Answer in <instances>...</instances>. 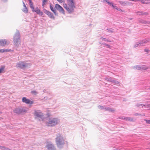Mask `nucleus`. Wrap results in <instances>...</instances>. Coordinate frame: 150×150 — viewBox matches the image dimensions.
<instances>
[{
    "label": "nucleus",
    "mask_w": 150,
    "mask_h": 150,
    "mask_svg": "<svg viewBox=\"0 0 150 150\" xmlns=\"http://www.w3.org/2000/svg\"><path fill=\"white\" fill-rule=\"evenodd\" d=\"M10 43V41L6 39L0 40V45L4 47L6 45H8Z\"/></svg>",
    "instance_id": "nucleus-9"
},
{
    "label": "nucleus",
    "mask_w": 150,
    "mask_h": 150,
    "mask_svg": "<svg viewBox=\"0 0 150 150\" xmlns=\"http://www.w3.org/2000/svg\"><path fill=\"white\" fill-rule=\"evenodd\" d=\"M146 122L148 124H150V120H146Z\"/></svg>",
    "instance_id": "nucleus-39"
},
{
    "label": "nucleus",
    "mask_w": 150,
    "mask_h": 150,
    "mask_svg": "<svg viewBox=\"0 0 150 150\" xmlns=\"http://www.w3.org/2000/svg\"><path fill=\"white\" fill-rule=\"evenodd\" d=\"M112 7L113 8H114L115 9H116L117 10V9H118V8L116 6L114 5L113 6V7Z\"/></svg>",
    "instance_id": "nucleus-37"
},
{
    "label": "nucleus",
    "mask_w": 150,
    "mask_h": 150,
    "mask_svg": "<svg viewBox=\"0 0 150 150\" xmlns=\"http://www.w3.org/2000/svg\"><path fill=\"white\" fill-rule=\"evenodd\" d=\"M100 40H103L105 41H107V39L106 38H103L102 37H101L100 38Z\"/></svg>",
    "instance_id": "nucleus-36"
},
{
    "label": "nucleus",
    "mask_w": 150,
    "mask_h": 150,
    "mask_svg": "<svg viewBox=\"0 0 150 150\" xmlns=\"http://www.w3.org/2000/svg\"><path fill=\"white\" fill-rule=\"evenodd\" d=\"M112 79L110 78V77H107L105 78V80L106 81H108L110 82H112Z\"/></svg>",
    "instance_id": "nucleus-25"
},
{
    "label": "nucleus",
    "mask_w": 150,
    "mask_h": 150,
    "mask_svg": "<svg viewBox=\"0 0 150 150\" xmlns=\"http://www.w3.org/2000/svg\"><path fill=\"white\" fill-rule=\"evenodd\" d=\"M149 41H150V39H148L147 40H144L142 41H140L138 42H137L134 45V47L135 48L136 47H137L138 46H144L146 43L147 42H149Z\"/></svg>",
    "instance_id": "nucleus-6"
},
{
    "label": "nucleus",
    "mask_w": 150,
    "mask_h": 150,
    "mask_svg": "<svg viewBox=\"0 0 150 150\" xmlns=\"http://www.w3.org/2000/svg\"><path fill=\"white\" fill-rule=\"evenodd\" d=\"M10 150V149H7V150Z\"/></svg>",
    "instance_id": "nucleus-53"
},
{
    "label": "nucleus",
    "mask_w": 150,
    "mask_h": 150,
    "mask_svg": "<svg viewBox=\"0 0 150 150\" xmlns=\"http://www.w3.org/2000/svg\"><path fill=\"white\" fill-rule=\"evenodd\" d=\"M31 93L34 95H36L38 93V92L35 91H31Z\"/></svg>",
    "instance_id": "nucleus-32"
},
{
    "label": "nucleus",
    "mask_w": 150,
    "mask_h": 150,
    "mask_svg": "<svg viewBox=\"0 0 150 150\" xmlns=\"http://www.w3.org/2000/svg\"><path fill=\"white\" fill-rule=\"evenodd\" d=\"M2 1H3V2H6L8 0H1Z\"/></svg>",
    "instance_id": "nucleus-45"
},
{
    "label": "nucleus",
    "mask_w": 150,
    "mask_h": 150,
    "mask_svg": "<svg viewBox=\"0 0 150 150\" xmlns=\"http://www.w3.org/2000/svg\"><path fill=\"white\" fill-rule=\"evenodd\" d=\"M98 107L100 109H101V110H102V109L104 110V108L102 106H100V105H98Z\"/></svg>",
    "instance_id": "nucleus-33"
},
{
    "label": "nucleus",
    "mask_w": 150,
    "mask_h": 150,
    "mask_svg": "<svg viewBox=\"0 0 150 150\" xmlns=\"http://www.w3.org/2000/svg\"><path fill=\"white\" fill-rule=\"evenodd\" d=\"M141 2H142V3H144V2L143 1V0H142L141 1Z\"/></svg>",
    "instance_id": "nucleus-52"
},
{
    "label": "nucleus",
    "mask_w": 150,
    "mask_h": 150,
    "mask_svg": "<svg viewBox=\"0 0 150 150\" xmlns=\"http://www.w3.org/2000/svg\"><path fill=\"white\" fill-rule=\"evenodd\" d=\"M0 52H4V49L0 50Z\"/></svg>",
    "instance_id": "nucleus-41"
},
{
    "label": "nucleus",
    "mask_w": 150,
    "mask_h": 150,
    "mask_svg": "<svg viewBox=\"0 0 150 150\" xmlns=\"http://www.w3.org/2000/svg\"><path fill=\"white\" fill-rule=\"evenodd\" d=\"M0 149L2 150L6 149V147L4 146H0Z\"/></svg>",
    "instance_id": "nucleus-35"
},
{
    "label": "nucleus",
    "mask_w": 150,
    "mask_h": 150,
    "mask_svg": "<svg viewBox=\"0 0 150 150\" xmlns=\"http://www.w3.org/2000/svg\"><path fill=\"white\" fill-rule=\"evenodd\" d=\"M117 10L118 11H122V10H121V9H120V8H118V9H117Z\"/></svg>",
    "instance_id": "nucleus-50"
},
{
    "label": "nucleus",
    "mask_w": 150,
    "mask_h": 150,
    "mask_svg": "<svg viewBox=\"0 0 150 150\" xmlns=\"http://www.w3.org/2000/svg\"><path fill=\"white\" fill-rule=\"evenodd\" d=\"M124 120L126 121H129L130 122L133 121V118L126 117H124Z\"/></svg>",
    "instance_id": "nucleus-20"
},
{
    "label": "nucleus",
    "mask_w": 150,
    "mask_h": 150,
    "mask_svg": "<svg viewBox=\"0 0 150 150\" xmlns=\"http://www.w3.org/2000/svg\"><path fill=\"white\" fill-rule=\"evenodd\" d=\"M32 11L36 12L37 14H39L41 16L43 14V12L41 11L40 9L38 8V7H37L35 9H34V10L33 11Z\"/></svg>",
    "instance_id": "nucleus-17"
},
{
    "label": "nucleus",
    "mask_w": 150,
    "mask_h": 150,
    "mask_svg": "<svg viewBox=\"0 0 150 150\" xmlns=\"http://www.w3.org/2000/svg\"><path fill=\"white\" fill-rule=\"evenodd\" d=\"M27 110L24 108H17L13 110L14 113L18 114H20L26 112Z\"/></svg>",
    "instance_id": "nucleus-8"
},
{
    "label": "nucleus",
    "mask_w": 150,
    "mask_h": 150,
    "mask_svg": "<svg viewBox=\"0 0 150 150\" xmlns=\"http://www.w3.org/2000/svg\"><path fill=\"white\" fill-rule=\"evenodd\" d=\"M4 52H12L13 51V50H12L11 49L8 50V49H4Z\"/></svg>",
    "instance_id": "nucleus-26"
},
{
    "label": "nucleus",
    "mask_w": 150,
    "mask_h": 150,
    "mask_svg": "<svg viewBox=\"0 0 150 150\" xmlns=\"http://www.w3.org/2000/svg\"><path fill=\"white\" fill-rule=\"evenodd\" d=\"M13 42L15 45H18L20 44V33L19 31L17 30L14 36Z\"/></svg>",
    "instance_id": "nucleus-5"
},
{
    "label": "nucleus",
    "mask_w": 150,
    "mask_h": 150,
    "mask_svg": "<svg viewBox=\"0 0 150 150\" xmlns=\"http://www.w3.org/2000/svg\"><path fill=\"white\" fill-rule=\"evenodd\" d=\"M112 82L113 83L117 85L119 84V82L116 80H114L112 79Z\"/></svg>",
    "instance_id": "nucleus-24"
},
{
    "label": "nucleus",
    "mask_w": 150,
    "mask_h": 150,
    "mask_svg": "<svg viewBox=\"0 0 150 150\" xmlns=\"http://www.w3.org/2000/svg\"><path fill=\"white\" fill-rule=\"evenodd\" d=\"M23 5L24 7H26L25 4L23 2Z\"/></svg>",
    "instance_id": "nucleus-47"
},
{
    "label": "nucleus",
    "mask_w": 150,
    "mask_h": 150,
    "mask_svg": "<svg viewBox=\"0 0 150 150\" xmlns=\"http://www.w3.org/2000/svg\"><path fill=\"white\" fill-rule=\"evenodd\" d=\"M104 110L105 111H108L111 112H113L115 111V110L113 108H110L109 107L104 108Z\"/></svg>",
    "instance_id": "nucleus-18"
},
{
    "label": "nucleus",
    "mask_w": 150,
    "mask_h": 150,
    "mask_svg": "<svg viewBox=\"0 0 150 150\" xmlns=\"http://www.w3.org/2000/svg\"><path fill=\"white\" fill-rule=\"evenodd\" d=\"M24 8L23 10V11L25 13H26L28 12V10L26 7H24Z\"/></svg>",
    "instance_id": "nucleus-28"
},
{
    "label": "nucleus",
    "mask_w": 150,
    "mask_h": 150,
    "mask_svg": "<svg viewBox=\"0 0 150 150\" xmlns=\"http://www.w3.org/2000/svg\"><path fill=\"white\" fill-rule=\"evenodd\" d=\"M44 13L47 15L50 18L54 19V16L53 14L50 11H48L46 10H45Z\"/></svg>",
    "instance_id": "nucleus-15"
},
{
    "label": "nucleus",
    "mask_w": 150,
    "mask_h": 150,
    "mask_svg": "<svg viewBox=\"0 0 150 150\" xmlns=\"http://www.w3.org/2000/svg\"><path fill=\"white\" fill-rule=\"evenodd\" d=\"M47 0H43L42 1V6H44L45 4L47 2Z\"/></svg>",
    "instance_id": "nucleus-30"
},
{
    "label": "nucleus",
    "mask_w": 150,
    "mask_h": 150,
    "mask_svg": "<svg viewBox=\"0 0 150 150\" xmlns=\"http://www.w3.org/2000/svg\"><path fill=\"white\" fill-rule=\"evenodd\" d=\"M30 66V64L25 61L20 62L16 64V66L22 69L28 67Z\"/></svg>",
    "instance_id": "nucleus-4"
},
{
    "label": "nucleus",
    "mask_w": 150,
    "mask_h": 150,
    "mask_svg": "<svg viewBox=\"0 0 150 150\" xmlns=\"http://www.w3.org/2000/svg\"><path fill=\"white\" fill-rule=\"evenodd\" d=\"M54 13V14L56 15V16H57L58 15V13H56L55 11H54L53 12Z\"/></svg>",
    "instance_id": "nucleus-40"
},
{
    "label": "nucleus",
    "mask_w": 150,
    "mask_h": 150,
    "mask_svg": "<svg viewBox=\"0 0 150 150\" xmlns=\"http://www.w3.org/2000/svg\"><path fill=\"white\" fill-rule=\"evenodd\" d=\"M106 3H107L110 6H112V7H113L114 5L112 3L110 2L109 1H106Z\"/></svg>",
    "instance_id": "nucleus-27"
},
{
    "label": "nucleus",
    "mask_w": 150,
    "mask_h": 150,
    "mask_svg": "<svg viewBox=\"0 0 150 150\" xmlns=\"http://www.w3.org/2000/svg\"><path fill=\"white\" fill-rule=\"evenodd\" d=\"M149 67L142 65L134 66L132 67L133 69H137L138 70H146L149 68Z\"/></svg>",
    "instance_id": "nucleus-7"
},
{
    "label": "nucleus",
    "mask_w": 150,
    "mask_h": 150,
    "mask_svg": "<svg viewBox=\"0 0 150 150\" xmlns=\"http://www.w3.org/2000/svg\"><path fill=\"white\" fill-rule=\"evenodd\" d=\"M141 0H138V1H140Z\"/></svg>",
    "instance_id": "nucleus-54"
},
{
    "label": "nucleus",
    "mask_w": 150,
    "mask_h": 150,
    "mask_svg": "<svg viewBox=\"0 0 150 150\" xmlns=\"http://www.w3.org/2000/svg\"><path fill=\"white\" fill-rule=\"evenodd\" d=\"M59 2V3H62L64 2V0H57Z\"/></svg>",
    "instance_id": "nucleus-38"
},
{
    "label": "nucleus",
    "mask_w": 150,
    "mask_h": 150,
    "mask_svg": "<svg viewBox=\"0 0 150 150\" xmlns=\"http://www.w3.org/2000/svg\"><path fill=\"white\" fill-rule=\"evenodd\" d=\"M134 115L135 116H142L143 115H142L140 113H135L134 114Z\"/></svg>",
    "instance_id": "nucleus-29"
},
{
    "label": "nucleus",
    "mask_w": 150,
    "mask_h": 150,
    "mask_svg": "<svg viewBox=\"0 0 150 150\" xmlns=\"http://www.w3.org/2000/svg\"><path fill=\"white\" fill-rule=\"evenodd\" d=\"M59 122V120L56 118H51L49 119L46 124L48 126H54Z\"/></svg>",
    "instance_id": "nucleus-3"
},
{
    "label": "nucleus",
    "mask_w": 150,
    "mask_h": 150,
    "mask_svg": "<svg viewBox=\"0 0 150 150\" xmlns=\"http://www.w3.org/2000/svg\"><path fill=\"white\" fill-rule=\"evenodd\" d=\"M129 1H135V2H137L138 1V0H129Z\"/></svg>",
    "instance_id": "nucleus-46"
},
{
    "label": "nucleus",
    "mask_w": 150,
    "mask_h": 150,
    "mask_svg": "<svg viewBox=\"0 0 150 150\" xmlns=\"http://www.w3.org/2000/svg\"><path fill=\"white\" fill-rule=\"evenodd\" d=\"M106 41L110 42H111V40H108V39H107Z\"/></svg>",
    "instance_id": "nucleus-48"
},
{
    "label": "nucleus",
    "mask_w": 150,
    "mask_h": 150,
    "mask_svg": "<svg viewBox=\"0 0 150 150\" xmlns=\"http://www.w3.org/2000/svg\"><path fill=\"white\" fill-rule=\"evenodd\" d=\"M100 43V44H101V45H102V44H103V45H105V43Z\"/></svg>",
    "instance_id": "nucleus-51"
},
{
    "label": "nucleus",
    "mask_w": 150,
    "mask_h": 150,
    "mask_svg": "<svg viewBox=\"0 0 150 150\" xmlns=\"http://www.w3.org/2000/svg\"><path fill=\"white\" fill-rule=\"evenodd\" d=\"M136 13L137 15H147L148 14V13L147 12H140V11H137L136 12Z\"/></svg>",
    "instance_id": "nucleus-19"
},
{
    "label": "nucleus",
    "mask_w": 150,
    "mask_h": 150,
    "mask_svg": "<svg viewBox=\"0 0 150 150\" xmlns=\"http://www.w3.org/2000/svg\"><path fill=\"white\" fill-rule=\"evenodd\" d=\"M68 5L66 4H63L64 7L69 13H71L74 11V8H75L74 3L73 0H67Z\"/></svg>",
    "instance_id": "nucleus-2"
},
{
    "label": "nucleus",
    "mask_w": 150,
    "mask_h": 150,
    "mask_svg": "<svg viewBox=\"0 0 150 150\" xmlns=\"http://www.w3.org/2000/svg\"><path fill=\"white\" fill-rule=\"evenodd\" d=\"M107 32L110 33H114L115 32L114 29L111 28L107 29Z\"/></svg>",
    "instance_id": "nucleus-22"
},
{
    "label": "nucleus",
    "mask_w": 150,
    "mask_h": 150,
    "mask_svg": "<svg viewBox=\"0 0 150 150\" xmlns=\"http://www.w3.org/2000/svg\"><path fill=\"white\" fill-rule=\"evenodd\" d=\"M120 117V119H123L124 120V117Z\"/></svg>",
    "instance_id": "nucleus-49"
},
{
    "label": "nucleus",
    "mask_w": 150,
    "mask_h": 150,
    "mask_svg": "<svg viewBox=\"0 0 150 150\" xmlns=\"http://www.w3.org/2000/svg\"><path fill=\"white\" fill-rule=\"evenodd\" d=\"M22 101L25 103L27 104L31 105L33 103V102L31 101L30 100L27 99L25 97H23L22 99Z\"/></svg>",
    "instance_id": "nucleus-13"
},
{
    "label": "nucleus",
    "mask_w": 150,
    "mask_h": 150,
    "mask_svg": "<svg viewBox=\"0 0 150 150\" xmlns=\"http://www.w3.org/2000/svg\"><path fill=\"white\" fill-rule=\"evenodd\" d=\"M106 1H109L108 0H103V1H102L103 3H105V2H106Z\"/></svg>",
    "instance_id": "nucleus-44"
},
{
    "label": "nucleus",
    "mask_w": 150,
    "mask_h": 150,
    "mask_svg": "<svg viewBox=\"0 0 150 150\" xmlns=\"http://www.w3.org/2000/svg\"><path fill=\"white\" fill-rule=\"evenodd\" d=\"M34 115L35 116L41 119H43L44 117L43 114L41 112L39 111H35Z\"/></svg>",
    "instance_id": "nucleus-11"
},
{
    "label": "nucleus",
    "mask_w": 150,
    "mask_h": 150,
    "mask_svg": "<svg viewBox=\"0 0 150 150\" xmlns=\"http://www.w3.org/2000/svg\"><path fill=\"white\" fill-rule=\"evenodd\" d=\"M136 106L137 107H139V108H143V107L144 106L145 108H148L150 109V104H148L146 105L143 104L138 103L136 104Z\"/></svg>",
    "instance_id": "nucleus-14"
},
{
    "label": "nucleus",
    "mask_w": 150,
    "mask_h": 150,
    "mask_svg": "<svg viewBox=\"0 0 150 150\" xmlns=\"http://www.w3.org/2000/svg\"><path fill=\"white\" fill-rule=\"evenodd\" d=\"M55 8L58 10L59 12L63 14H65L63 8L60 5L58 4H56L55 5Z\"/></svg>",
    "instance_id": "nucleus-12"
},
{
    "label": "nucleus",
    "mask_w": 150,
    "mask_h": 150,
    "mask_svg": "<svg viewBox=\"0 0 150 150\" xmlns=\"http://www.w3.org/2000/svg\"><path fill=\"white\" fill-rule=\"evenodd\" d=\"M50 8L51 10L52 11H54L55 10H54L53 7L52 6L51 4H50Z\"/></svg>",
    "instance_id": "nucleus-31"
},
{
    "label": "nucleus",
    "mask_w": 150,
    "mask_h": 150,
    "mask_svg": "<svg viewBox=\"0 0 150 150\" xmlns=\"http://www.w3.org/2000/svg\"><path fill=\"white\" fill-rule=\"evenodd\" d=\"M46 147L48 150H56V148L54 144L51 143H47Z\"/></svg>",
    "instance_id": "nucleus-10"
},
{
    "label": "nucleus",
    "mask_w": 150,
    "mask_h": 150,
    "mask_svg": "<svg viewBox=\"0 0 150 150\" xmlns=\"http://www.w3.org/2000/svg\"><path fill=\"white\" fill-rule=\"evenodd\" d=\"M140 22L144 24H150V21H147L144 20H141L140 21Z\"/></svg>",
    "instance_id": "nucleus-21"
},
{
    "label": "nucleus",
    "mask_w": 150,
    "mask_h": 150,
    "mask_svg": "<svg viewBox=\"0 0 150 150\" xmlns=\"http://www.w3.org/2000/svg\"><path fill=\"white\" fill-rule=\"evenodd\" d=\"M29 3H30V7L31 8V9L33 11L34 10V7L33 6V4L32 2V1L31 0H29Z\"/></svg>",
    "instance_id": "nucleus-23"
},
{
    "label": "nucleus",
    "mask_w": 150,
    "mask_h": 150,
    "mask_svg": "<svg viewBox=\"0 0 150 150\" xmlns=\"http://www.w3.org/2000/svg\"><path fill=\"white\" fill-rule=\"evenodd\" d=\"M149 51V50L148 49H145L144 50V51L145 52H148Z\"/></svg>",
    "instance_id": "nucleus-43"
},
{
    "label": "nucleus",
    "mask_w": 150,
    "mask_h": 150,
    "mask_svg": "<svg viewBox=\"0 0 150 150\" xmlns=\"http://www.w3.org/2000/svg\"><path fill=\"white\" fill-rule=\"evenodd\" d=\"M118 2L122 6L129 5L130 3V2L127 1H119Z\"/></svg>",
    "instance_id": "nucleus-16"
},
{
    "label": "nucleus",
    "mask_w": 150,
    "mask_h": 150,
    "mask_svg": "<svg viewBox=\"0 0 150 150\" xmlns=\"http://www.w3.org/2000/svg\"><path fill=\"white\" fill-rule=\"evenodd\" d=\"M4 67H2L1 68H0V73L2 72V71L4 70Z\"/></svg>",
    "instance_id": "nucleus-34"
},
{
    "label": "nucleus",
    "mask_w": 150,
    "mask_h": 150,
    "mask_svg": "<svg viewBox=\"0 0 150 150\" xmlns=\"http://www.w3.org/2000/svg\"><path fill=\"white\" fill-rule=\"evenodd\" d=\"M105 45L107 46V47L110 48V46L108 44H105Z\"/></svg>",
    "instance_id": "nucleus-42"
},
{
    "label": "nucleus",
    "mask_w": 150,
    "mask_h": 150,
    "mask_svg": "<svg viewBox=\"0 0 150 150\" xmlns=\"http://www.w3.org/2000/svg\"><path fill=\"white\" fill-rule=\"evenodd\" d=\"M56 136V137L55 138L56 145L58 148L61 149L63 147L66 141H65L64 138L63 137L62 135L60 133H57Z\"/></svg>",
    "instance_id": "nucleus-1"
},
{
    "label": "nucleus",
    "mask_w": 150,
    "mask_h": 150,
    "mask_svg": "<svg viewBox=\"0 0 150 150\" xmlns=\"http://www.w3.org/2000/svg\"><path fill=\"white\" fill-rule=\"evenodd\" d=\"M30 0H29V1Z\"/></svg>",
    "instance_id": "nucleus-55"
}]
</instances>
